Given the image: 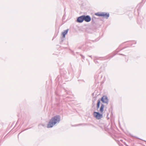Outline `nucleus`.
I'll return each instance as SVG.
<instances>
[{
  "label": "nucleus",
  "instance_id": "obj_5",
  "mask_svg": "<svg viewBox=\"0 0 146 146\" xmlns=\"http://www.w3.org/2000/svg\"><path fill=\"white\" fill-rule=\"evenodd\" d=\"M84 21L87 22H89L91 20L90 17L89 15H84Z\"/></svg>",
  "mask_w": 146,
  "mask_h": 146
},
{
  "label": "nucleus",
  "instance_id": "obj_6",
  "mask_svg": "<svg viewBox=\"0 0 146 146\" xmlns=\"http://www.w3.org/2000/svg\"><path fill=\"white\" fill-rule=\"evenodd\" d=\"M84 21V15H82L77 19L76 22L78 23H81Z\"/></svg>",
  "mask_w": 146,
  "mask_h": 146
},
{
  "label": "nucleus",
  "instance_id": "obj_8",
  "mask_svg": "<svg viewBox=\"0 0 146 146\" xmlns=\"http://www.w3.org/2000/svg\"><path fill=\"white\" fill-rule=\"evenodd\" d=\"M105 57H99V58H98V57H95V59H94V62L95 63H98V61H97V60H98V59H100V60H104L105 59Z\"/></svg>",
  "mask_w": 146,
  "mask_h": 146
},
{
  "label": "nucleus",
  "instance_id": "obj_10",
  "mask_svg": "<svg viewBox=\"0 0 146 146\" xmlns=\"http://www.w3.org/2000/svg\"><path fill=\"white\" fill-rule=\"evenodd\" d=\"M97 18L95 17H93L92 18V24L94 25L96 23V21Z\"/></svg>",
  "mask_w": 146,
  "mask_h": 146
},
{
  "label": "nucleus",
  "instance_id": "obj_19",
  "mask_svg": "<svg viewBox=\"0 0 146 146\" xmlns=\"http://www.w3.org/2000/svg\"><path fill=\"white\" fill-rule=\"evenodd\" d=\"M124 144L126 146H128L127 145L126 143L125 142L124 143Z\"/></svg>",
  "mask_w": 146,
  "mask_h": 146
},
{
  "label": "nucleus",
  "instance_id": "obj_1",
  "mask_svg": "<svg viewBox=\"0 0 146 146\" xmlns=\"http://www.w3.org/2000/svg\"><path fill=\"white\" fill-rule=\"evenodd\" d=\"M95 15L99 17H102L108 19L110 16L109 13L105 12H98L95 13Z\"/></svg>",
  "mask_w": 146,
  "mask_h": 146
},
{
  "label": "nucleus",
  "instance_id": "obj_11",
  "mask_svg": "<svg viewBox=\"0 0 146 146\" xmlns=\"http://www.w3.org/2000/svg\"><path fill=\"white\" fill-rule=\"evenodd\" d=\"M104 104H102L100 106V112L101 113H103L104 110Z\"/></svg>",
  "mask_w": 146,
  "mask_h": 146
},
{
  "label": "nucleus",
  "instance_id": "obj_9",
  "mask_svg": "<svg viewBox=\"0 0 146 146\" xmlns=\"http://www.w3.org/2000/svg\"><path fill=\"white\" fill-rule=\"evenodd\" d=\"M69 29H68L64 30V32L62 33V36L64 38H65L66 35L68 33Z\"/></svg>",
  "mask_w": 146,
  "mask_h": 146
},
{
  "label": "nucleus",
  "instance_id": "obj_14",
  "mask_svg": "<svg viewBox=\"0 0 146 146\" xmlns=\"http://www.w3.org/2000/svg\"><path fill=\"white\" fill-rule=\"evenodd\" d=\"M66 93L67 94L70 95L72 94V93L71 92L69 91H67L66 92Z\"/></svg>",
  "mask_w": 146,
  "mask_h": 146
},
{
  "label": "nucleus",
  "instance_id": "obj_3",
  "mask_svg": "<svg viewBox=\"0 0 146 146\" xmlns=\"http://www.w3.org/2000/svg\"><path fill=\"white\" fill-rule=\"evenodd\" d=\"M100 100L103 103H106L107 104L108 103L109 100L108 97L106 96H103Z\"/></svg>",
  "mask_w": 146,
  "mask_h": 146
},
{
  "label": "nucleus",
  "instance_id": "obj_4",
  "mask_svg": "<svg viewBox=\"0 0 146 146\" xmlns=\"http://www.w3.org/2000/svg\"><path fill=\"white\" fill-rule=\"evenodd\" d=\"M52 120L50 121L47 125V127L50 128L52 127L55 123V118L53 117Z\"/></svg>",
  "mask_w": 146,
  "mask_h": 146
},
{
  "label": "nucleus",
  "instance_id": "obj_21",
  "mask_svg": "<svg viewBox=\"0 0 146 146\" xmlns=\"http://www.w3.org/2000/svg\"><path fill=\"white\" fill-rule=\"evenodd\" d=\"M88 56L92 58V56Z\"/></svg>",
  "mask_w": 146,
  "mask_h": 146
},
{
  "label": "nucleus",
  "instance_id": "obj_12",
  "mask_svg": "<svg viewBox=\"0 0 146 146\" xmlns=\"http://www.w3.org/2000/svg\"><path fill=\"white\" fill-rule=\"evenodd\" d=\"M100 99H99L98 100L97 103V110H98L100 108Z\"/></svg>",
  "mask_w": 146,
  "mask_h": 146
},
{
  "label": "nucleus",
  "instance_id": "obj_2",
  "mask_svg": "<svg viewBox=\"0 0 146 146\" xmlns=\"http://www.w3.org/2000/svg\"><path fill=\"white\" fill-rule=\"evenodd\" d=\"M93 115L94 117L98 119H101L103 117V114L98 112H94Z\"/></svg>",
  "mask_w": 146,
  "mask_h": 146
},
{
  "label": "nucleus",
  "instance_id": "obj_20",
  "mask_svg": "<svg viewBox=\"0 0 146 146\" xmlns=\"http://www.w3.org/2000/svg\"><path fill=\"white\" fill-rule=\"evenodd\" d=\"M63 40L62 39L61 40V42H60V43H61L62 42Z\"/></svg>",
  "mask_w": 146,
  "mask_h": 146
},
{
  "label": "nucleus",
  "instance_id": "obj_15",
  "mask_svg": "<svg viewBox=\"0 0 146 146\" xmlns=\"http://www.w3.org/2000/svg\"><path fill=\"white\" fill-rule=\"evenodd\" d=\"M98 76L97 75H95L94 76V78L96 80L98 78Z\"/></svg>",
  "mask_w": 146,
  "mask_h": 146
},
{
  "label": "nucleus",
  "instance_id": "obj_7",
  "mask_svg": "<svg viewBox=\"0 0 146 146\" xmlns=\"http://www.w3.org/2000/svg\"><path fill=\"white\" fill-rule=\"evenodd\" d=\"M60 120V116L59 115H55V124L57 123H59Z\"/></svg>",
  "mask_w": 146,
  "mask_h": 146
},
{
  "label": "nucleus",
  "instance_id": "obj_16",
  "mask_svg": "<svg viewBox=\"0 0 146 146\" xmlns=\"http://www.w3.org/2000/svg\"><path fill=\"white\" fill-rule=\"evenodd\" d=\"M80 55L82 57L83 59H84L85 58V57L83 55H82L81 54H80Z\"/></svg>",
  "mask_w": 146,
  "mask_h": 146
},
{
  "label": "nucleus",
  "instance_id": "obj_22",
  "mask_svg": "<svg viewBox=\"0 0 146 146\" xmlns=\"http://www.w3.org/2000/svg\"><path fill=\"white\" fill-rule=\"evenodd\" d=\"M143 0H142V1H143Z\"/></svg>",
  "mask_w": 146,
  "mask_h": 146
},
{
  "label": "nucleus",
  "instance_id": "obj_13",
  "mask_svg": "<svg viewBox=\"0 0 146 146\" xmlns=\"http://www.w3.org/2000/svg\"><path fill=\"white\" fill-rule=\"evenodd\" d=\"M82 48L84 50H86L87 48V46L86 44H84L82 46Z\"/></svg>",
  "mask_w": 146,
  "mask_h": 146
},
{
  "label": "nucleus",
  "instance_id": "obj_17",
  "mask_svg": "<svg viewBox=\"0 0 146 146\" xmlns=\"http://www.w3.org/2000/svg\"><path fill=\"white\" fill-rule=\"evenodd\" d=\"M92 104H93V107L94 106H95V103H94V101H93V103H92Z\"/></svg>",
  "mask_w": 146,
  "mask_h": 146
},
{
  "label": "nucleus",
  "instance_id": "obj_18",
  "mask_svg": "<svg viewBox=\"0 0 146 146\" xmlns=\"http://www.w3.org/2000/svg\"><path fill=\"white\" fill-rule=\"evenodd\" d=\"M118 54L120 55H121L123 56H125L124 54H122L119 53V54Z\"/></svg>",
  "mask_w": 146,
  "mask_h": 146
}]
</instances>
